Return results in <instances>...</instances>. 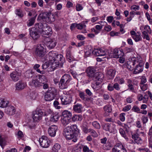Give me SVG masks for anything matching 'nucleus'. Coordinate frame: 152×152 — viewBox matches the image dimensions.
I'll use <instances>...</instances> for the list:
<instances>
[{
  "label": "nucleus",
  "instance_id": "nucleus-1",
  "mask_svg": "<svg viewBox=\"0 0 152 152\" xmlns=\"http://www.w3.org/2000/svg\"><path fill=\"white\" fill-rule=\"evenodd\" d=\"M72 80V77L69 74H66L61 78L59 84L60 88L62 89L67 88L68 84Z\"/></svg>",
  "mask_w": 152,
  "mask_h": 152
},
{
  "label": "nucleus",
  "instance_id": "nucleus-2",
  "mask_svg": "<svg viewBox=\"0 0 152 152\" xmlns=\"http://www.w3.org/2000/svg\"><path fill=\"white\" fill-rule=\"evenodd\" d=\"M87 76L88 77V80L89 82L92 80H95L99 76L98 73L95 69L92 66H89L87 68L86 70Z\"/></svg>",
  "mask_w": 152,
  "mask_h": 152
},
{
  "label": "nucleus",
  "instance_id": "nucleus-3",
  "mask_svg": "<svg viewBox=\"0 0 152 152\" xmlns=\"http://www.w3.org/2000/svg\"><path fill=\"white\" fill-rule=\"evenodd\" d=\"M62 115L61 119V122L64 126H66L71 122L72 113L69 111L64 110L62 112Z\"/></svg>",
  "mask_w": 152,
  "mask_h": 152
},
{
  "label": "nucleus",
  "instance_id": "nucleus-4",
  "mask_svg": "<svg viewBox=\"0 0 152 152\" xmlns=\"http://www.w3.org/2000/svg\"><path fill=\"white\" fill-rule=\"evenodd\" d=\"M63 134L66 139L68 140H72L74 142H75L77 141L76 136L73 134L70 126H68L64 129Z\"/></svg>",
  "mask_w": 152,
  "mask_h": 152
},
{
  "label": "nucleus",
  "instance_id": "nucleus-5",
  "mask_svg": "<svg viewBox=\"0 0 152 152\" xmlns=\"http://www.w3.org/2000/svg\"><path fill=\"white\" fill-rule=\"evenodd\" d=\"M45 46L43 44H38L36 48L35 53L37 58H42L45 55Z\"/></svg>",
  "mask_w": 152,
  "mask_h": 152
},
{
  "label": "nucleus",
  "instance_id": "nucleus-6",
  "mask_svg": "<svg viewBox=\"0 0 152 152\" xmlns=\"http://www.w3.org/2000/svg\"><path fill=\"white\" fill-rule=\"evenodd\" d=\"M45 45L49 49H53L56 46L57 42L54 39L47 38L44 41Z\"/></svg>",
  "mask_w": 152,
  "mask_h": 152
},
{
  "label": "nucleus",
  "instance_id": "nucleus-7",
  "mask_svg": "<svg viewBox=\"0 0 152 152\" xmlns=\"http://www.w3.org/2000/svg\"><path fill=\"white\" fill-rule=\"evenodd\" d=\"M138 60L137 58H133L128 61L125 65L128 69L132 71L134 69V65L138 63Z\"/></svg>",
  "mask_w": 152,
  "mask_h": 152
},
{
  "label": "nucleus",
  "instance_id": "nucleus-8",
  "mask_svg": "<svg viewBox=\"0 0 152 152\" xmlns=\"http://www.w3.org/2000/svg\"><path fill=\"white\" fill-rule=\"evenodd\" d=\"M53 17L54 16L51 15V13L45 12L40 14L38 16V18L39 20H43L48 18L50 21H52L54 20Z\"/></svg>",
  "mask_w": 152,
  "mask_h": 152
},
{
  "label": "nucleus",
  "instance_id": "nucleus-9",
  "mask_svg": "<svg viewBox=\"0 0 152 152\" xmlns=\"http://www.w3.org/2000/svg\"><path fill=\"white\" fill-rule=\"evenodd\" d=\"M57 90L54 88L50 92H47L45 96V100L47 101L53 100L54 99Z\"/></svg>",
  "mask_w": 152,
  "mask_h": 152
},
{
  "label": "nucleus",
  "instance_id": "nucleus-10",
  "mask_svg": "<svg viewBox=\"0 0 152 152\" xmlns=\"http://www.w3.org/2000/svg\"><path fill=\"white\" fill-rule=\"evenodd\" d=\"M39 141L40 145L43 148H47L50 145V141L45 136H42L39 139Z\"/></svg>",
  "mask_w": 152,
  "mask_h": 152
},
{
  "label": "nucleus",
  "instance_id": "nucleus-11",
  "mask_svg": "<svg viewBox=\"0 0 152 152\" xmlns=\"http://www.w3.org/2000/svg\"><path fill=\"white\" fill-rule=\"evenodd\" d=\"M61 104L63 105H67L71 103L72 101V97L70 94H66L61 97Z\"/></svg>",
  "mask_w": 152,
  "mask_h": 152
},
{
  "label": "nucleus",
  "instance_id": "nucleus-12",
  "mask_svg": "<svg viewBox=\"0 0 152 152\" xmlns=\"http://www.w3.org/2000/svg\"><path fill=\"white\" fill-rule=\"evenodd\" d=\"M112 152H127L125 147L121 144H117L112 149Z\"/></svg>",
  "mask_w": 152,
  "mask_h": 152
},
{
  "label": "nucleus",
  "instance_id": "nucleus-13",
  "mask_svg": "<svg viewBox=\"0 0 152 152\" xmlns=\"http://www.w3.org/2000/svg\"><path fill=\"white\" fill-rule=\"evenodd\" d=\"M144 28L145 31L142 32L143 37L144 39H146L147 40H149L150 39L148 34V33L151 34V29L148 25H145L144 26Z\"/></svg>",
  "mask_w": 152,
  "mask_h": 152
},
{
  "label": "nucleus",
  "instance_id": "nucleus-14",
  "mask_svg": "<svg viewBox=\"0 0 152 152\" xmlns=\"http://www.w3.org/2000/svg\"><path fill=\"white\" fill-rule=\"evenodd\" d=\"M43 113L41 110L34 112L33 114L32 118L35 121L40 120L42 118Z\"/></svg>",
  "mask_w": 152,
  "mask_h": 152
},
{
  "label": "nucleus",
  "instance_id": "nucleus-15",
  "mask_svg": "<svg viewBox=\"0 0 152 152\" xmlns=\"http://www.w3.org/2000/svg\"><path fill=\"white\" fill-rule=\"evenodd\" d=\"M130 33L132 37L136 42H138L142 40V38L140 33H136L134 31H131Z\"/></svg>",
  "mask_w": 152,
  "mask_h": 152
},
{
  "label": "nucleus",
  "instance_id": "nucleus-16",
  "mask_svg": "<svg viewBox=\"0 0 152 152\" xmlns=\"http://www.w3.org/2000/svg\"><path fill=\"white\" fill-rule=\"evenodd\" d=\"M51 67L54 69L57 68H61L63 67V63L62 62H59V61H56L54 59L51 60L49 62Z\"/></svg>",
  "mask_w": 152,
  "mask_h": 152
},
{
  "label": "nucleus",
  "instance_id": "nucleus-17",
  "mask_svg": "<svg viewBox=\"0 0 152 152\" xmlns=\"http://www.w3.org/2000/svg\"><path fill=\"white\" fill-rule=\"evenodd\" d=\"M21 73L16 71H15L12 72L10 76L12 80L14 82L18 81L21 77Z\"/></svg>",
  "mask_w": 152,
  "mask_h": 152
},
{
  "label": "nucleus",
  "instance_id": "nucleus-18",
  "mask_svg": "<svg viewBox=\"0 0 152 152\" xmlns=\"http://www.w3.org/2000/svg\"><path fill=\"white\" fill-rule=\"evenodd\" d=\"M136 65L135 68L134 69L133 73L134 74H137L141 72L143 70V64L141 61L138 60V63Z\"/></svg>",
  "mask_w": 152,
  "mask_h": 152
},
{
  "label": "nucleus",
  "instance_id": "nucleus-19",
  "mask_svg": "<svg viewBox=\"0 0 152 152\" xmlns=\"http://www.w3.org/2000/svg\"><path fill=\"white\" fill-rule=\"evenodd\" d=\"M124 55V52L122 49L115 48L113 50L112 56L113 58H118L120 56H123Z\"/></svg>",
  "mask_w": 152,
  "mask_h": 152
},
{
  "label": "nucleus",
  "instance_id": "nucleus-20",
  "mask_svg": "<svg viewBox=\"0 0 152 152\" xmlns=\"http://www.w3.org/2000/svg\"><path fill=\"white\" fill-rule=\"evenodd\" d=\"M107 89L110 91H112L114 90L115 89L117 91H119L120 89L119 85L117 82H116L114 84L109 83L107 86Z\"/></svg>",
  "mask_w": 152,
  "mask_h": 152
},
{
  "label": "nucleus",
  "instance_id": "nucleus-21",
  "mask_svg": "<svg viewBox=\"0 0 152 152\" xmlns=\"http://www.w3.org/2000/svg\"><path fill=\"white\" fill-rule=\"evenodd\" d=\"M40 33L37 29L33 28L31 30L30 34L33 39L36 40L39 37Z\"/></svg>",
  "mask_w": 152,
  "mask_h": 152
},
{
  "label": "nucleus",
  "instance_id": "nucleus-22",
  "mask_svg": "<svg viewBox=\"0 0 152 152\" xmlns=\"http://www.w3.org/2000/svg\"><path fill=\"white\" fill-rule=\"evenodd\" d=\"M58 129V127L56 125L51 126L49 128L48 132L49 135L51 137L55 136L56 132Z\"/></svg>",
  "mask_w": 152,
  "mask_h": 152
},
{
  "label": "nucleus",
  "instance_id": "nucleus-23",
  "mask_svg": "<svg viewBox=\"0 0 152 152\" xmlns=\"http://www.w3.org/2000/svg\"><path fill=\"white\" fill-rule=\"evenodd\" d=\"M41 33L43 36L47 37V36L52 34V28L47 26Z\"/></svg>",
  "mask_w": 152,
  "mask_h": 152
},
{
  "label": "nucleus",
  "instance_id": "nucleus-24",
  "mask_svg": "<svg viewBox=\"0 0 152 152\" xmlns=\"http://www.w3.org/2000/svg\"><path fill=\"white\" fill-rule=\"evenodd\" d=\"M93 54L96 56H104L106 54L105 51L102 49H95L93 50Z\"/></svg>",
  "mask_w": 152,
  "mask_h": 152
},
{
  "label": "nucleus",
  "instance_id": "nucleus-25",
  "mask_svg": "<svg viewBox=\"0 0 152 152\" xmlns=\"http://www.w3.org/2000/svg\"><path fill=\"white\" fill-rule=\"evenodd\" d=\"M132 138L134 140L135 142L138 144H141L142 142V140L139 137V134L136 132L132 135Z\"/></svg>",
  "mask_w": 152,
  "mask_h": 152
},
{
  "label": "nucleus",
  "instance_id": "nucleus-26",
  "mask_svg": "<svg viewBox=\"0 0 152 152\" xmlns=\"http://www.w3.org/2000/svg\"><path fill=\"white\" fill-rule=\"evenodd\" d=\"M47 25L45 23H37L35 24V29H37V30H38L41 33Z\"/></svg>",
  "mask_w": 152,
  "mask_h": 152
},
{
  "label": "nucleus",
  "instance_id": "nucleus-27",
  "mask_svg": "<svg viewBox=\"0 0 152 152\" xmlns=\"http://www.w3.org/2000/svg\"><path fill=\"white\" fill-rule=\"evenodd\" d=\"M26 86V83L22 81H20L16 84V89L19 90L23 89Z\"/></svg>",
  "mask_w": 152,
  "mask_h": 152
},
{
  "label": "nucleus",
  "instance_id": "nucleus-28",
  "mask_svg": "<svg viewBox=\"0 0 152 152\" xmlns=\"http://www.w3.org/2000/svg\"><path fill=\"white\" fill-rule=\"evenodd\" d=\"M5 111L7 114L10 115H13L15 114V110L14 107L10 106L5 109Z\"/></svg>",
  "mask_w": 152,
  "mask_h": 152
},
{
  "label": "nucleus",
  "instance_id": "nucleus-29",
  "mask_svg": "<svg viewBox=\"0 0 152 152\" xmlns=\"http://www.w3.org/2000/svg\"><path fill=\"white\" fill-rule=\"evenodd\" d=\"M115 70L110 69L107 72V77L110 79H112L115 76Z\"/></svg>",
  "mask_w": 152,
  "mask_h": 152
},
{
  "label": "nucleus",
  "instance_id": "nucleus-30",
  "mask_svg": "<svg viewBox=\"0 0 152 152\" xmlns=\"http://www.w3.org/2000/svg\"><path fill=\"white\" fill-rule=\"evenodd\" d=\"M59 118V115L56 113H53L50 116V121L52 122H56L57 121Z\"/></svg>",
  "mask_w": 152,
  "mask_h": 152
},
{
  "label": "nucleus",
  "instance_id": "nucleus-31",
  "mask_svg": "<svg viewBox=\"0 0 152 152\" xmlns=\"http://www.w3.org/2000/svg\"><path fill=\"white\" fill-rule=\"evenodd\" d=\"M70 127L71 128V131H72L73 134L76 135L77 137V136L78 135V134L79 133V130L78 129L77 125L75 124L72 125Z\"/></svg>",
  "mask_w": 152,
  "mask_h": 152
},
{
  "label": "nucleus",
  "instance_id": "nucleus-32",
  "mask_svg": "<svg viewBox=\"0 0 152 152\" xmlns=\"http://www.w3.org/2000/svg\"><path fill=\"white\" fill-rule=\"evenodd\" d=\"M42 84L37 79H33L31 82V85L36 87H39L42 86Z\"/></svg>",
  "mask_w": 152,
  "mask_h": 152
},
{
  "label": "nucleus",
  "instance_id": "nucleus-33",
  "mask_svg": "<svg viewBox=\"0 0 152 152\" xmlns=\"http://www.w3.org/2000/svg\"><path fill=\"white\" fill-rule=\"evenodd\" d=\"M82 105L80 104H77L73 106L74 111L77 113H80L82 112Z\"/></svg>",
  "mask_w": 152,
  "mask_h": 152
},
{
  "label": "nucleus",
  "instance_id": "nucleus-34",
  "mask_svg": "<svg viewBox=\"0 0 152 152\" xmlns=\"http://www.w3.org/2000/svg\"><path fill=\"white\" fill-rule=\"evenodd\" d=\"M54 60L56 61H59V62H62L63 64L64 62V58L62 55L61 54H58L57 53Z\"/></svg>",
  "mask_w": 152,
  "mask_h": 152
},
{
  "label": "nucleus",
  "instance_id": "nucleus-35",
  "mask_svg": "<svg viewBox=\"0 0 152 152\" xmlns=\"http://www.w3.org/2000/svg\"><path fill=\"white\" fill-rule=\"evenodd\" d=\"M82 118L83 117L81 115H74L72 118V120L74 122L80 121Z\"/></svg>",
  "mask_w": 152,
  "mask_h": 152
},
{
  "label": "nucleus",
  "instance_id": "nucleus-36",
  "mask_svg": "<svg viewBox=\"0 0 152 152\" xmlns=\"http://www.w3.org/2000/svg\"><path fill=\"white\" fill-rule=\"evenodd\" d=\"M37 16V15H36L34 17L31 18L28 20L27 22V24L28 26H31L34 24Z\"/></svg>",
  "mask_w": 152,
  "mask_h": 152
},
{
  "label": "nucleus",
  "instance_id": "nucleus-37",
  "mask_svg": "<svg viewBox=\"0 0 152 152\" xmlns=\"http://www.w3.org/2000/svg\"><path fill=\"white\" fill-rule=\"evenodd\" d=\"M61 148V145L58 143L55 144L52 148L51 152H58Z\"/></svg>",
  "mask_w": 152,
  "mask_h": 152
},
{
  "label": "nucleus",
  "instance_id": "nucleus-38",
  "mask_svg": "<svg viewBox=\"0 0 152 152\" xmlns=\"http://www.w3.org/2000/svg\"><path fill=\"white\" fill-rule=\"evenodd\" d=\"M39 78L41 81L40 82L42 84H42L46 83L48 82V80L46 77L44 75H38Z\"/></svg>",
  "mask_w": 152,
  "mask_h": 152
},
{
  "label": "nucleus",
  "instance_id": "nucleus-39",
  "mask_svg": "<svg viewBox=\"0 0 152 152\" xmlns=\"http://www.w3.org/2000/svg\"><path fill=\"white\" fill-rule=\"evenodd\" d=\"M9 102L7 101H5L3 99H0V107L3 108L7 107Z\"/></svg>",
  "mask_w": 152,
  "mask_h": 152
},
{
  "label": "nucleus",
  "instance_id": "nucleus-40",
  "mask_svg": "<svg viewBox=\"0 0 152 152\" xmlns=\"http://www.w3.org/2000/svg\"><path fill=\"white\" fill-rule=\"evenodd\" d=\"M114 81L116 82H118L120 84H122L124 83L125 80L122 77H116L114 80Z\"/></svg>",
  "mask_w": 152,
  "mask_h": 152
},
{
  "label": "nucleus",
  "instance_id": "nucleus-41",
  "mask_svg": "<svg viewBox=\"0 0 152 152\" xmlns=\"http://www.w3.org/2000/svg\"><path fill=\"white\" fill-rule=\"evenodd\" d=\"M40 66L39 64H35L34 66V69L36 70V71L41 74H43L45 73V71H41L40 69H39Z\"/></svg>",
  "mask_w": 152,
  "mask_h": 152
},
{
  "label": "nucleus",
  "instance_id": "nucleus-42",
  "mask_svg": "<svg viewBox=\"0 0 152 152\" xmlns=\"http://www.w3.org/2000/svg\"><path fill=\"white\" fill-rule=\"evenodd\" d=\"M57 53H56L55 51H51L50 52L48 53V55L49 56V59H51V58H52L53 60L54 59L55 57L56 56Z\"/></svg>",
  "mask_w": 152,
  "mask_h": 152
},
{
  "label": "nucleus",
  "instance_id": "nucleus-43",
  "mask_svg": "<svg viewBox=\"0 0 152 152\" xmlns=\"http://www.w3.org/2000/svg\"><path fill=\"white\" fill-rule=\"evenodd\" d=\"M92 124L93 126L97 129H99L101 128V126L99 123L97 121H94L92 122Z\"/></svg>",
  "mask_w": 152,
  "mask_h": 152
},
{
  "label": "nucleus",
  "instance_id": "nucleus-44",
  "mask_svg": "<svg viewBox=\"0 0 152 152\" xmlns=\"http://www.w3.org/2000/svg\"><path fill=\"white\" fill-rule=\"evenodd\" d=\"M103 108L105 112L110 113L112 111L111 106L110 105H105Z\"/></svg>",
  "mask_w": 152,
  "mask_h": 152
},
{
  "label": "nucleus",
  "instance_id": "nucleus-45",
  "mask_svg": "<svg viewBox=\"0 0 152 152\" xmlns=\"http://www.w3.org/2000/svg\"><path fill=\"white\" fill-rule=\"evenodd\" d=\"M110 124L109 123L106 124L102 126L103 129L106 131L109 132H111L112 130L110 129Z\"/></svg>",
  "mask_w": 152,
  "mask_h": 152
},
{
  "label": "nucleus",
  "instance_id": "nucleus-46",
  "mask_svg": "<svg viewBox=\"0 0 152 152\" xmlns=\"http://www.w3.org/2000/svg\"><path fill=\"white\" fill-rule=\"evenodd\" d=\"M26 76L28 78H31L34 75V72L31 70L27 71L25 73Z\"/></svg>",
  "mask_w": 152,
  "mask_h": 152
},
{
  "label": "nucleus",
  "instance_id": "nucleus-47",
  "mask_svg": "<svg viewBox=\"0 0 152 152\" xmlns=\"http://www.w3.org/2000/svg\"><path fill=\"white\" fill-rule=\"evenodd\" d=\"M92 80L96 81L95 83L96 86L99 85L103 81V79L101 78L99 76L97 77L95 80Z\"/></svg>",
  "mask_w": 152,
  "mask_h": 152
},
{
  "label": "nucleus",
  "instance_id": "nucleus-48",
  "mask_svg": "<svg viewBox=\"0 0 152 152\" xmlns=\"http://www.w3.org/2000/svg\"><path fill=\"white\" fill-rule=\"evenodd\" d=\"M15 13L20 18H22L23 16L22 11L20 9H16L15 10Z\"/></svg>",
  "mask_w": 152,
  "mask_h": 152
},
{
  "label": "nucleus",
  "instance_id": "nucleus-49",
  "mask_svg": "<svg viewBox=\"0 0 152 152\" xmlns=\"http://www.w3.org/2000/svg\"><path fill=\"white\" fill-rule=\"evenodd\" d=\"M134 50V48L131 47L130 48L126 47L124 49V51L126 53H128L133 52Z\"/></svg>",
  "mask_w": 152,
  "mask_h": 152
},
{
  "label": "nucleus",
  "instance_id": "nucleus-50",
  "mask_svg": "<svg viewBox=\"0 0 152 152\" xmlns=\"http://www.w3.org/2000/svg\"><path fill=\"white\" fill-rule=\"evenodd\" d=\"M93 50L91 48H88L86 49L85 53L86 56H89L91 53L93 54Z\"/></svg>",
  "mask_w": 152,
  "mask_h": 152
},
{
  "label": "nucleus",
  "instance_id": "nucleus-51",
  "mask_svg": "<svg viewBox=\"0 0 152 152\" xmlns=\"http://www.w3.org/2000/svg\"><path fill=\"white\" fill-rule=\"evenodd\" d=\"M89 132L93 137H98V134L94 129H91L89 130Z\"/></svg>",
  "mask_w": 152,
  "mask_h": 152
},
{
  "label": "nucleus",
  "instance_id": "nucleus-52",
  "mask_svg": "<svg viewBox=\"0 0 152 152\" xmlns=\"http://www.w3.org/2000/svg\"><path fill=\"white\" fill-rule=\"evenodd\" d=\"M53 112L50 109H47L46 111L43 113V115L45 116H48L49 115H51Z\"/></svg>",
  "mask_w": 152,
  "mask_h": 152
},
{
  "label": "nucleus",
  "instance_id": "nucleus-53",
  "mask_svg": "<svg viewBox=\"0 0 152 152\" xmlns=\"http://www.w3.org/2000/svg\"><path fill=\"white\" fill-rule=\"evenodd\" d=\"M83 152H94L91 150L89 149L87 145H84L83 146Z\"/></svg>",
  "mask_w": 152,
  "mask_h": 152
},
{
  "label": "nucleus",
  "instance_id": "nucleus-54",
  "mask_svg": "<svg viewBox=\"0 0 152 152\" xmlns=\"http://www.w3.org/2000/svg\"><path fill=\"white\" fill-rule=\"evenodd\" d=\"M119 133L123 137H124L125 139L127 138L125 132L122 128H120L119 130Z\"/></svg>",
  "mask_w": 152,
  "mask_h": 152
},
{
  "label": "nucleus",
  "instance_id": "nucleus-55",
  "mask_svg": "<svg viewBox=\"0 0 152 152\" xmlns=\"http://www.w3.org/2000/svg\"><path fill=\"white\" fill-rule=\"evenodd\" d=\"M77 28L79 30H82L86 27V25L84 23H79L77 24Z\"/></svg>",
  "mask_w": 152,
  "mask_h": 152
},
{
  "label": "nucleus",
  "instance_id": "nucleus-56",
  "mask_svg": "<svg viewBox=\"0 0 152 152\" xmlns=\"http://www.w3.org/2000/svg\"><path fill=\"white\" fill-rule=\"evenodd\" d=\"M148 118L145 115H143L141 118V120L143 124H145L148 121Z\"/></svg>",
  "mask_w": 152,
  "mask_h": 152
},
{
  "label": "nucleus",
  "instance_id": "nucleus-57",
  "mask_svg": "<svg viewBox=\"0 0 152 152\" xmlns=\"http://www.w3.org/2000/svg\"><path fill=\"white\" fill-rule=\"evenodd\" d=\"M132 110L134 112H137V113H140V109L136 105H135L133 107L132 109Z\"/></svg>",
  "mask_w": 152,
  "mask_h": 152
},
{
  "label": "nucleus",
  "instance_id": "nucleus-58",
  "mask_svg": "<svg viewBox=\"0 0 152 152\" xmlns=\"http://www.w3.org/2000/svg\"><path fill=\"white\" fill-rule=\"evenodd\" d=\"M79 96L80 98L83 100H85L86 99L85 96L86 95H85V93L82 91H80L79 92Z\"/></svg>",
  "mask_w": 152,
  "mask_h": 152
},
{
  "label": "nucleus",
  "instance_id": "nucleus-59",
  "mask_svg": "<svg viewBox=\"0 0 152 152\" xmlns=\"http://www.w3.org/2000/svg\"><path fill=\"white\" fill-rule=\"evenodd\" d=\"M81 148L78 146L75 147L72 149V152H80Z\"/></svg>",
  "mask_w": 152,
  "mask_h": 152
},
{
  "label": "nucleus",
  "instance_id": "nucleus-60",
  "mask_svg": "<svg viewBox=\"0 0 152 152\" xmlns=\"http://www.w3.org/2000/svg\"><path fill=\"white\" fill-rule=\"evenodd\" d=\"M141 81L140 84L143 85L146 83L147 81L146 78L145 76H142L140 78Z\"/></svg>",
  "mask_w": 152,
  "mask_h": 152
},
{
  "label": "nucleus",
  "instance_id": "nucleus-61",
  "mask_svg": "<svg viewBox=\"0 0 152 152\" xmlns=\"http://www.w3.org/2000/svg\"><path fill=\"white\" fill-rule=\"evenodd\" d=\"M140 88L142 91H145L147 89L148 87V85L147 84H143L140 85Z\"/></svg>",
  "mask_w": 152,
  "mask_h": 152
},
{
  "label": "nucleus",
  "instance_id": "nucleus-62",
  "mask_svg": "<svg viewBox=\"0 0 152 152\" xmlns=\"http://www.w3.org/2000/svg\"><path fill=\"white\" fill-rule=\"evenodd\" d=\"M109 144V143H106L105 145L103 146L104 149L106 150H110L111 148V146Z\"/></svg>",
  "mask_w": 152,
  "mask_h": 152
},
{
  "label": "nucleus",
  "instance_id": "nucleus-63",
  "mask_svg": "<svg viewBox=\"0 0 152 152\" xmlns=\"http://www.w3.org/2000/svg\"><path fill=\"white\" fill-rule=\"evenodd\" d=\"M126 115L124 113H121L120 115V119L122 121H124L125 120V116Z\"/></svg>",
  "mask_w": 152,
  "mask_h": 152
},
{
  "label": "nucleus",
  "instance_id": "nucleus-64",
  "mask_svg": "<svg viewBox=\"0 0 152 152\" xmlns=\"http://www.w3.org/2000/svg\"><path fill=\"white\" fill-rule=\"evenodd\" d=\"M131 108L130 105H127L123 108L122 111L124 112L128 111L131 109Z\"/></svg>",
  "mask_w": 152,
  "mask_h": 152
}]
</instances>
